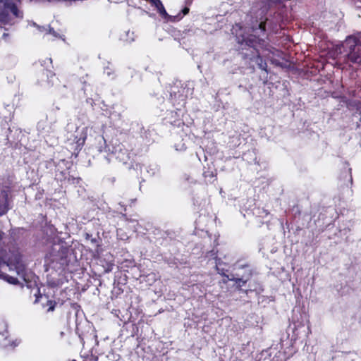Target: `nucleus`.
<instances>
[{
  "instance_id": "1",
  "label": "nucleus",
  "mask_w": 361,
  "mask_h": 361,
  "mask_svg": "<svg viewBox=\"0 0 361 361\" xmlns=\"http://www.w3.org/2000/svg\"><path fill=\"white\" fill-rule=\"evenodd\" d=\"M0 278L15 285L27 282L25 264L20 255L12 257L7 263L0 262Z\"/></svg>"
},
{
  "instance_id": "2",
  "label": "nucleus",
  "mask_w": 361,
  "mask_h": 361,
  "mask_svg": "<svg viewBox=\"0 0 361 361\" xmlns=\"http://www.w3.org/2000/svg\"><path fill=\"white\" fill-rule=\"evenodd\" d=\"M18 0H6L4 10L0 11V21L4 24H14L13 18H23V13L19 10Z\"/></svg>"
},
{
  "instance_id": "3",
  "label": "nucleus",
  "mask_w": 361,
  "mask_h": 361,
  "mask_svg": "<svg viewBox=\"0 0 361 361\" xmlns=\"http://www.w3.org/2000/svg\"><path fill=\"white\" fill-rule=\"evenodd\" d=\"M343 47L349 49V59L355 63H361V57L357 54V41L355 37H349L343 43Z\"/></svg>"
},
{
  "instance_id": "4",
  "label": "nucleus",
  "mask_w": 361,
  "mask_h": 361,
  "mask_svg": "<svg viewBox=\"0 0 361 361\" xmlns=\"http://www.w3.org/2000/svg\"><path fill=\"white\" fill-rule=\"evenodd\" d=\"M49 32L54 37L60 38L64 41V30H59V32H56L54 30V29L50 28Z\"/></svg>"
},
{
  "instance_id": "5",
  "label": "nucleus",
  "mask_w": 361,
  "mask_h": 361,
  "mask_svg": "<svg viewBox=\"0 0 361 361\" xmlns=\"http://www.w3.org/2000/svg\"><path fill=\"white\" fill-rule=\"evenodd\" d=\"M156 8H157V9L158 12H159L161 16H163L164 17H165V18H166V17L168 16V14H167V13H166V10H165V8H164V6H163L162 3H161L160 5H159L158 6H157Z\"/></svg>"
},
{
  "instance_id": "6",
  "label": "nucleus",
  "mask_w": 361,
  "mask_h": 361,
  "mask_svg": "<svg viewBox=\"0 0 361 361\" xmlns=\"http://www.w3.org/2000/svg\"><path fill=\"white\" fill-rule=\"evenodd\" d=\"M150 2L155 6H158L161 4L160 0H151Z\"/></svg>"
},
{
  "instance_id": "7",
  "label": "nucleus",
  "mask_w": 361,
  "mask_h": 361,
  "mask_svg": "<svg viewBox=\"0 0 361 361\" xmlns=\"http://www.w3.org/2000/svg\"><path fill=\"white\" fill-rule=\"evenodd\" d=\"M259 29L262 31H264L265 30V23H260V24L259 25Z\"/></svg>"
},
{
  "instance_id": "8",
  "label": "nucleus",
  "mask_w": 361,
  "mask_h": 361,
  "mask_svg": "<svg viewBox=\"0 0 361 361\" xmlns=\"http://www.w3.org/2000/svg\"><path fill=\"white\" fill-rule=\"evenodd\" d=\"M185 148H186V147H185V145H184V144H182V145H181V146H180V147H178V146H176V150H180V151H181V150H184Z\"/></svg>"
},
{
  "instance_id": "9",
  "label": "nucleus",
  "mask_w": 361,
  "mask_h": 361,
  "mask_svg": "<svg viewBox=\"0 0 361 361\" xmlns=\"http://www.w3.org/2000/svg\"><path fill=\"white\" fill-rule=\"evenodd\" d=\"M189 12V8H185L183 10V13L184 15H186L188 14Z\"/></svg>"
},
{
  "instance_id": "10",
  "label": "nucleus",
  "mask_w": 361,
  "mask_h": 361,
  "mask_svg": "<svg viewBox=\"0 0 361 361\" xmlns=\"http://www.w3.org/2000/svg\"><path fill=\"white\" fill-rule=\"evenodd\" d=\"M359 111H360V121H361V107L359 109Z\"/></svg>"
},
{
  "instance_id": "11",
  "label": "nucleus",
  "mask_w": 361,
  "mask_h": 361,
  "mask_svg": "<svg viewBox=\"0 0 361 361\" xmlns=\"http://www.w3.org/2000/svg\"><path fill=\"white\" fill-rule=\"evenodd\" d=\"M360 43H361L360 42H357V46H359V45H358V44H360ZM357 49V51H358V50H359V47H357V49Z\"/></svg>"
},
{
  "instance_id": "12",
  "label": "nucleus",
  "mask_w": 361,
  "mask_h": 361,
  "mask_svg": "<svg viewBox=\"0 0 361 361\" xmlns=\"http://www.w3.org/2000/svg\"><path fill=\"white\" fill-rule=\"evenodd\" d=\"M118 149L121 151V147L120 146V145H118Z\"/></svg>"
},
{
  "instance_id": "13",
  "label": "nucleus",
  "mask_w": 361,
  "mask_h": 361,
  "mask_svg": "<svg viewBox=\"0 0 361 361\" xmlns=\"http://www.w3.org/2000/svg\"><path fill=\"white\" fill-rule=\"evenodd\" d=\"M116 151H117L116 149L115 151H114V150H113V151H112V153L116 154Z\"/></svg>"
},
{
  "instance_id": "14",
  "label": "nucleus",
  "mask_w": 361,
  "mask_h": 361,
  "mask_svg": "<svg viewBox=\"0 0 361 361\" xmlns=\"http://www.w3.org/2000/svg\"><path fill=\"white\" fill-rule=\"evenodd\" d=\"M149 1H150L151 0H149Z\"/></svg>"
}]
</instances>
